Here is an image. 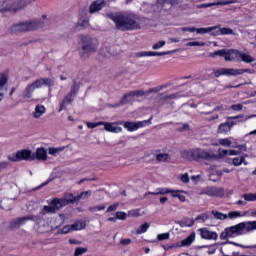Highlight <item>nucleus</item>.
Instances as JSON below:
<instances>
[{
  "mask_svg": "<svg viewBox=\"0 0 256 256\" xmlns=\"http://www.w3.org/2000/svg\"><path fill=\"white\" fill-rule=\"evenodd\" d=\"M232 155H239V151L238 150H228V156H232Z\"/></svg>",
  "mask_w": 256,
  "mask_h": 256,
  "instance_id": "obj_64",
  "label": "nucleus"
},
{
  "mask_svg": "<svg viewBox=\"0 0 256 256\" xmlns=\"http://www.w3.org/2000/svg\"><path fill=\"white\" fill-rule=\"evenodd\" d=\"M117 207H119V204H113V205L109 206L108 209L106 210V213H111L112 211H117Z\"/></svg>",
  "mask_w": 256,
  "mask_h": 256,
  "instance_id": "obj_58",
  "label": "nucleus"
},
{
  "mask_svg": "<svg viewBox=\"0 0 256 256\" xmlns=\"http://www.w3.org/2000/svg\"><path fill=\"white\" fill-rule=\"evenodd\" d=\"M43 29V22L40 20L26 21L14 24L10 28L11 33H25L27 31H37Z\"/></svg>",
  "mask_w": 256,
  "mask_h": 256,
  "instance_id": "obj_4",
  "label": "nucleus"
},
{
  "mask_svg": "<svg viewBox=\"0 0 256 256\" xmlns=\"http://www.w3.org/2000/svg\"><path fill=\"white\" fill-rule=\"evenodd\" d=\"M107 17L119 31H139L142 28L143 17L136 13L116 12L107 14Z\"/></svg>",
  "mask_w": 256,
  "mask_h": 256,
  "instance_id": "obj_1",
  "label": "nucleus"
},
{
  "mask_svg": "<svg viewBox=\"0 0 256 256\" xmlns=\"http://www.w3.org/2000/svg\"><path fill=\"white\" fill-rule=\"evenodd\" d=\"M86 125H87L88 129H95V127H101V125H103V121L87 122Z\"/></svg>",
  "mask_w": 256,
  "mask_h": 256,
  "instance_id": "obj_45",
  "label": "nucleus"
},
{
  "mask_svg": "<svg viewBox=\"0 0 256 256\" xmlns=\"http://www.w3.org/2000/svg\"><path fill=\"white\" fill-rule=\"evenodd\" d=\"M187 47H205V42H202V41L188 42Z\"/></svg>",
  "mask_w": 256,
  "mask_h": 256,
  "instance_id": "obj_42",
  "label": "nucleus"
},
{
  "mask_svg": "<svg viewBox=\"0 0 256 256\" xmlns=\"http://www.w3.org/2000/svg\"><path fill=\"white\" fill-rule=\"evenodd\" d=\"M43 113H45V106L43 105H37L35 107V112H34V117L36 119H39V117H41V115H43Z\"/></svg>",
  "mask_w": 256,
  "mask_h": 256,
  "instance_id": "obj_36",
  "label": "nucleus"
},
{
  "mask_svg": "<svg viewBox=\"0 0 256 256\" xmlns=\"http://www.w3.org/2000/svg\"><path fill=\"white\" fill-rule=\"evenodd\" d=\"M219 25V28H217L216 30H214L213 32H212V35L214 36V37H217V36H219V35H233V29H231V28H227V27H224V28H221L220 26V24H218Z\"/></svg>",
  "mask_w": 256,
  "mask_h": 256,
  "instance_id": "obj_23",
  "label": "nucleus"
},
{
  "mask_svg": "<svg viewBox=\"0 0 256 256\" xmlns=\"http://www.w3.org/2000/svg\"><path fill=\"white\" fill-rule=\"evenodd\" d=\"M231 140L228 138H222L219 140V145H222V147H231Z\"/></svg>",
  "mask_w": 256,
  "mask_h": 256,
  "instance_id": "obj_46",
  "label": "nucleus"
},
{
  "mask_svg": "<svg viewBox=\"0 0 256 256\" xmlns=\"http://www.w3.org/2000/svg\"><path fill=\"white\" fill-rule=\"evenodd\" d=\"M180 227H193V225H195V220L191 219V218H183L180 222H179Z\"/></svg>",
  "mask_w": 256,
  "mask_h": 256,
  "instance_id": "obj_32",
  "label": "nucleus"
},
{
  "mask_svg": "<svg viewBox=\"0 0 256 256\" xmlns=\"http://www.w3.org/2000/svg\"><path fill=\"white\" fill-rule=\"evenodd\" d=\"M51 181H53V178H49L47 181L43 182L42 184H40L39 186L34 188L33 191H37L43 187H46V185H49V183H51Z\"/></svg>",
  "mask_w": 256,
  "mask_h": 256,
  "instance_id": "obj_51",
  "label": "nucleus"
},
{
  "mask_svg": "<svg viewBox=\"0 0 256 256\" xmlns=\"http://www.w3.org/2000/svg\"><path fill=\"white\" fill-rule=\"evenodd\" d=\"M168 87V84H163L154 88H150L148 91H146V95H151V93H159L160 91H163V89H167Z\"/></svg>",
  "mask_w": 256,
  "mask_h": 256,
  "instance_id": "obj_31",
  "label": "nucleus"
},
{
  "mask_svg": "<svg viewBox=\"0 0 256 256\" xmlns=\"http://www.w3.org/2000/svg\"><path fill=\"white\" fill-rule=\"evenodd\" d=\"M34 89H40V87H43V85H46V87H52L53 80L50 78H40L36 81H34L32 84H30Z\"/></svg>",
  "mask_w": 256,
  "mask_h": 256,
  "instance_id": "obj_16",
  "label": "nucleus"
},
{
  "mask_svg": "<svg viewBox=\"0 0 256 256\" xmlns=\"http://www.w3.org/2000/svg\"><path fill=\"white\" fill-rule=\"evenodd\" d=\"M212 215L215 217V219H218L219 221H225L227 219V214H223L219 211H212Z\"/></svg>",
  "mask_w": 256,
  "mask_h": 256,
  "instance_id": "obj_38",
  "label": "nucleus"
},
{
  "mask_svg": "<svg viewBox=\"0 0 256 256\" xmlns=\"http://www.w3.org/2000/svg\"><path fill=\"white\" fill-rule=\"evenodd\" d=\"M239 59H241L244 63H253V57H251V55L241 53V51L234 49L232 61H239Z\"/></svg>",
  "mask_w": 256,
  "mask_h": 256,
  "instance_id": "obj_14",
  "label": "nucleus"
},
{
  "mask_svg": "<svg viewBox=\"0 0 256 256\" xmlns=\"http://www.w3.org/2000/svg\"><path fill=\"white\" fill-rule=\"evenodd\" d=\"M145 95H147V92H145L143 90L130 91L123 95V97L120 100V105H127V103H129V99H131V97H143Z\"/></svg>",
  "mask_w": 256,
  "mask_h": 256,
  "instance_id": "obj_13",
  "label": "nucleus"
},
{
  "mask_svg": "<svg viewBox=\"0 0 256 256\" xmlns=\"http://www.w3.org/2000/svg\"><path fill=\"white\" fill-rule=\"evenodd\" d=\"M44 211H46V213H55L56 210L53 204H51V206H44Z\"/></svg>",
  "mask_w": 256,
  "mask_h": 256,
  "instance_id": "obj_56",
  "label": "nucleus"
},
{
  "mask_svg": "<svg viewBox=\"0 0 256 256\" xmlns=\"http://www.w3.org/2000/svg\"><path fill=\"white\" fill-rule=\"evenodd\" d=\"M105 210V205L103 206H93V207H89L88 211H90L91 213H95L97 211H103Z\"/></svg>",
  "mask_w": 256,
  "mask_h": 256,
  "instance_id": "obj_48",
  "label": "nucleus"
},
{
  "mask_svg": "<svg viewBox=\"0 0 256 256\" xmlns=\"http://www.w3.org/2000/svg\"><path fill=\"white\" fill-rule=\"evenodd\" d=\"M243 73H247V70L234 68H219L214 71V77L219 78L222 77V75H226V77H236V75H243Z\"/></svg>",
  "mask_w": 256,
  "mask_h": 256,
  "instance_id": "obj_9",
  "label": "nucleus"
},
{
  "mask_svg": "<svg viewBox=\"0 0 256 256\" xmlns=\"http://www.w3.org/2000/svg\"><path fill=\"white\" fill-rule=\"evenodd\" d=\"M207 219H209V216H207V214H200L194 219V221H202L203 223H205Z\"/></svg>",
  "mask_w": 256,
  "mask_h": 256,
  "instance_id": "obj_50",
  "label": "nucleus"
},
{
  "mask_svg": "<svg viewBox=\"0 0 256 256\" xmlns=\"http://www.w3.org/2000/svg\"><path fill=\"white\" fill-rule=\"evenodd\" d=\"M136 57H163V55H169V51L166 52H153L142 51L135 54Z\"/></svg>",
  "mask_w": 256,
  "mask_h": 256,
  "instance_id": "obj_21",
  "label": "nucleus"
},
{
  "mask_svg": "<svg viewBox=\"0 0 256 256\" xmlns=\"http://www.w3.org/2000/svg\"><path fill=\"white\" fill-rule=\"evenodd\" d=\"M102 125L104 126L105 131H108V133H121V131H123L121 127L113 126V123L111 122H103Z\"/></svg>",
  "mask_w": 256,
  "mask_h": 256,
  "instance_id": "obj_27",
  "label": "nucleus"
},
{
  "mask_svg": "<svg viewBox=\"0 0 256 256\" xmlns=\"http://www.w3.org/2000/svg\"><path fill=\"white\" fill-rule=\"evenodd\" d=\"M120 243H121V245H131V239H129V238L121 239Z\"/></svg>",
  "mask_w": 256,
  "mask_h": 256,
  "instance_id": "obj_61",
  "label": "nucleus"
},
{
  "mask_svg": "<svg viewBox=\"0 0 256 256\" xmlns=\"http://www.w3.org/2000/svg\"><path fill=\"white\" fill-rule=\"evenodd\" d=\"M33 0H6L2 1V9L1 13H5L9 11L10 13H17V11H21V9H25L29 3Z\"/></svg>",
  "mask_w": 256,
  "mask_h": 256,
  "instance_id": "obj_5",
  "label": "nucleus"
},
{
  "mask_svg": "<svg viewBox=\"0 0 256 256\" xmlns=\"http://www.w3.org/2000/svg\"><path fill=\"white\" fill-rule=\"evenodd\" d=\"M9 81V70L4 71L1 74V97H3V95H7V82Z\"/></svg>",
  "mask_w": 256,
  "mask_h": 256,
  "instance_id": "obj_18",
  "label": "nucleus"
},
{
  "mask_svg": "<svg viewBox=\"0 0 256 256\" xmlns=\"http://www.w3.org/2000/svg\"><path fill=\"white\" fill-rule=\"evenodd\" d=\"M199 231L202 239L217 241V232L209 231L207 228H200Z\"/></svg>",
  "mask_w": 256,
  "mask_h": 256,
  "instance_id": "obj_19",
  "label": "nucleus"
},
{
  "mask_svg": "<svg viewBox=\"0 0 256 256\" xmlns=\"http://www.w3.org/2000/svg\"><path fill=\"white\" fill-rule=\"evenodd\" d=\"M27 221H41V217L35 215H29L25 217L16 218L15 220L10 222L11 229H17L20 225H25Z\"/></svg>",
  "mask_w": 256,
  "mask_h": 256,
  "instance_id": "obj_11",
  "label": "nucleus"
},
{
  "mask_svg": "<svg viewBox=\"0 0 256 256\" xmlns=\"http://www.w3.org/2000/svg\"><path fill=\"white\" fill-rule=\"evenodd\" d=\"M234 167H240V165H249V162L245 161V156L235 157L232 160Z\"/></svg>",
  "mask_w": 256,
  "mask_h": 256,
  "instance_id": "obj_29",
  "label": "nucleus"
},
{
  "mask_svg": "<svg viewBox=\"0 0 256 256\" xmlns=\"http://www.w3.org/2000/svg\"><path fill=\"white\" fill-rule=\"evenodd\" d=\"M235 125H237V122L235 121H227L221 123L218 127L217 133H219L220 135H227Z\"/></svg>",
  "mask_w": 256,
  "mask_h": 256,
  "instance_id": "obj_15",
  "label": "nucleus"
},
{
  "mask_svg": "<svg viewBox=\"0 0 256 256\" xmlns=\"http://www.w3.org/2000/svg\"><path fill=\"white\" fill-rule=\"evenodd\" d=\"M182 31L189 32V33H195L196 28H194V27H184V28H182Z\"/></svg>",
  "mask_w": 256,
  "mask_h": 256,
  "instance_id": "obj_60",
  "label": "nucleus"
},
{
  "mask_svg": "<svg viewBox=\"0 0 256 256\" xmlns=\"http://www.w3.org/2000/svg\"><path fill=\"white\" fill-rule=\"evenodd\" d=\"M75 99V96H73V94L68 93L64 99L62 100V102L60 103V109L59 111H63V109H65V107H67V105H71L73 103Z\"/></svg>",
  "mask_w": 256,
  "mask_h": 256,
  "instance_id": "obj_26",
  "label": "nucleus"
},
{
  "mask_svg": "<svg viewBox=\"0 0 256 256\" xmlns=\"http://www.w3.org/2000/svg\"><path fill=\"white\" fill-rule=\"evenodd\" d=\"M232 109L234 111H241L243 109V105H241V104L232 105Z\"/></svg>",
  "mask_w": 256,
  "mask_h": 256,
  "instance_id": "obj_62",
  "label": "nucleus"
},
{
  "mask_svg": "<svg viewBox=\"0 0 256 256\" xmlns=\"http://www.w3.org/2000/svg\"><path fill=\"white\" fill-rule=\"evenodd\" d=\"M181 92H176L174 94L164 96L163 93H160L156 98L155 101L159 107H163V105L169 104V101H173V99H180Z\"/></svg>",
  "mask_w": 256,
  "mask_h": 256,
  "instance_id": "obj_10",
  "label": "nucleus"
},
{
  "mask_svg": "<svg viewBox=\"0 0 256 256\" xmlns=\"http://www.w3.org/2000/svg\"><path fill=\"white\" fill-rule=\"evenodd\" d=\"M182 183H189V174L185 173L181 176Z\"/></svg>",
  "mask_w": 256,
  "mask_h": 256,
  "instance_id": "obj_59",
  "label": "nucleus"
},
{
  "mask_svg": "<svg viewBox=\"0 0 256 256\" xmlns=\"http://www.w3.org/2000/svg\"><path fill=\"white\" fill-rule=\"evenodd\" d=\"M215 5H229V2H215V3L201 4L199 6V8L200 9H207L209 7H215Z\"/></svg>",
  "mask_w": 256,
  "mask_h": 256,
  "instance_id": "obj_37",
  "label": "nucleus"
},
{
  "mask_svg": "<svg viewBox=\"0 0 256 256\" xmlns=\"http://www.w3.org/2000/svg\"><path fill=\"white\" fill-rule=\"evenodd\" d=\"M243 200H238L236 205H247V201H256V194L245 193L241 196Z\"/></svg>",
  "mask_w": 256,
  "mask_h": 256,
  "instance_id": "obj_25",
  "label": "nucleus"
},
{
  "mask_svg": "<svg viewBox=\"0 0 256 256\" xmlns=\"http://www.w3.org/2000/svg\"><path fill=\"white\" fill-rule=\"evenodd\" d=\"M167 159H169V154L160 153L156 155L157 161H167Z\"/></svg>",
  "mask_w": 256,
  "mask_h": 256,
  "instance_id": "obj_47",
  "label": "nucleus"
},
{
  "mask_svg": "<svg viewBox=\"0 0 256 256\" xmlns=\"http://www.w3.org/2000/svg\"><path fill=\"white\" fill-rule=\"evenodd\" d=\"M144 123L145 122H124L123 127L129 132H133L137 131V129H141V127H144Z\"/></svg>",
  "mask_w": 256,
  "mask_h": 256,
  "instance_id": "obj_22",
  "label": "nucleus"
},
{
  "mask_svg": "<svg viewBox=\"0 0 256 256\" xmlns=\"http://www.w3.org/2000/svg\"><path fill=\"white\" fill-rule=\"evenodd\" d=\"M9 161H35L33 152L31 150L23 149L16 152V154L8 157Z\"/></svg>",
  "mask_w": 256,
  "mask_h": 256,
  "instance_id": "obj_8",
  "label": "nucleus"
},
{
  "mask_svg": "<svg viewBox=\"0 0 256 256\" xmlns=\"http://www.w3.org/2000/svg\"><path fill=\"white\" fill-rule=\"evenodd\" d=\"M59 152V148H49V155H55Z\"/></svg>",
  "mask_w": 256,
  "mask_h": 256,
  "instance_id": "obj_63",
  "label": "nucleus"
},
{
  "mask_svg": "<svg viewBox=\"0 0 256 256\" xmlns=\"http://www.w3.org/2000/svg\"><path fill=\"white\" fill-rule=\"evenodd\" d=\"M103 7H105L104 0H95L90 4L89 13H91V14L97 13V12L101 11V9H103Z\"/></svg>",
  "mask_w": 256,
  "mask_h": 256,
  "instance_id": "obj_20",
  "label": "nucleus"
},
{
  "mask_svg": "<svg viewBox=\"0 0 256 256\" xmlns=\"http://www.w3.org/2000/svg\"><path fill=\"white\" fill-rule=\"evenodd\" d=\"M176 0H157V5L162 11H171Z\"/></svg>",
  "mask_w": 256,
  "mask_h": 256,
  "instance_id": "obj_17",
  "label": "nucleus"
},
{
  "mask_svg": "<svg viewBox=\"0 0 256 256\" xmlns=\"http://www.w3.org/2000/svg\"><path fill=\"white\" fill-rule=\"evenodd\" d=\"M83 195H87V194L82 193L77 196H74L73 194H69L66 198H62V199L55 198L52 200L51 205L54 207L55 211H57L62 207H65V205H69V203H77V201H79V199H81Z\"/></svg>",
  "mask_w": 256,
  "mask_h": 256,
  "instance_id": "obj_7",
  "label": "nucleus"
},
{
  "mask_svg": "<svg viewBox=\"0 0 256 256\" xmlns=\"http://www.w3.org/2000/svg\"><path fill=\"white\" fill-rule=\"evenodd\" d=\"M247 211H245L243 214L240 211H231L227 215V219H238V217H245L247 216Z\"/></svg>",
  "mask_w": 256,
  "mask_h": 256,
  "instance_id": "obj_30",
  "label": "nucleus"
},
{
  "mask_svg": "<svg viewBox=\"0 0 256 256\" xmlns=\"http://www.w3.org/2000/svg\"><path fill=\"white\" fill-rule=\"evenodd\" d=\"M33 91H35L34 87H33L31 84H29V85L25 88V90H24V92H23V98H24V99H31V97H32V95H33Z\"/></svg>",
  "mask_w": 256,
  "mask_h": 256,
  "instance_id": "obj_33",
  "label": "nucleus"
},
{
  "mask_svg": "<svg viewBox=\"0 0 256 256\" xmlns=\"http://www.w3.org/2000/svg\"><path fill=\"white\" fill-rule=\"evenodd\" d=\"M219 25L212 26V27H207V28H196L195 32L198 33L199 35H205L207 33H213L214 31H217L219 29Z\"/></svg>",
  "mask_w": 256,
  "mask_h": 256,
  "instance_id": "obj_28",
  "label": "nucleus"
},
{
  "mask_svg": "<svg viewBox=\"0 0 256 256\" xmlns=\"http://www.w3.org/2000/svg\"><path fill=\"white\" fill-rule=\"evenodd\" d=\"M70 227H72V231H81L82 229H85V227H87V224L83 221H77Z\"/></svg>",
  "mask_w": 256,
  "mask_h": 256,
  "instance_id": "obj_35",
  "label": "nucleus"
},
{
  "mask_svg": "<svg viewBox=\"0 0 256 256\" xmlns=\"http://www.w3.org/2000/svg\"><path fill=\"white\" fill-rule=\"evenodd\" d=\"M218 153L220 155V157H227L229 150L223 149V148H219L218 149Z\"/></svg>",
  "mask_w": 256,
  "mask_h": 256,
  "instance_id": "obj_55",
  "label": "nucleus"
},
{
  "mask_svg": "<svg viewBox=\"0 0 256 256\" xmlns=\"http://www.w3.org/2000/svg\"><path fill=\"white\" fill-rule=\"evenodd\" d=\"M150 225L149 223L145 222L142 224L137 230L136 235H141L142 233H147V229H149Z\"/></svg>",
  "mask_w": 256,
  "mask_h": 256,
  "instance_id": "obj_39",
  "label": "nucleus"
},
{
  "mask_svg": "<svg viewBox=\"0 0 256 256\" xmlns=\"http://www.w3.org/2000/svg\"><path fill=\"white\" fill-rule=\"evenodd\" d=\"M180 155L186 161H213L217 158V156L203 148L186 149L181 151Z\"/></svg>",
  "mask_w": 256,
  "mask_h": 256,
  "instance_id": "obj_3",
  "label": "nucleus"
},
{
  "mask_svg": "<svg viewBox=\"0 0 256 256\" xmlns=\"http://www.w3.org/2000/svg\"><path fill=\"white\" fill-rule=\"evenodd\" d=\"M195 241V232H192L186 239L182 240V246L183 247H188Z\"/></svg>",
  "mask_w": 256,
  "mask_h": 256,
  "instance_id": "obj_34",
  "label": "nucleus"
},
{
  "mask_svg": "<svg viewBox=\"0 0 256 256\" xmlns=\"http://www.w3.org/2000/svg\"><path fill=\"white\" fill-rule=\"evenodd\" d=\"M252 231H256V220L241 222L234 226L225 228V230L220 234V239L225 241V239H229V237H239L240 235H245V233H251Z\"/></svg>",
  "mask_w": 256,
  "mask_h": 256,
  "instance_id": "obj_2",
  "label": "nucleus"
},
{
  "mask_svg": "<svg viewBox=\"0 0 256 256\" xmlns=\"http://www.w3.org/2000/svg\"><path fill=\"white\" fill-rule=\"evenodd\" d=\"M128 217H141V209H133L128 211Z\"/></svg>",
  "mask_w": 256,
  "mask_h": 256,
  "instance_id": "obj_43",
  "label": "nucleus"
},
{
  "mask_svg": "<svg viewBox=\"0 0 256 256\" xmlns=\"http://www.w3.org/2000/svg\"><path fill=\"white\" fill-rule=\"evenodd\" d=\"M81 46V52L80 57L81 59H85L91 55V53H95L97 51V48H95V44H93V40L90 37H87L85 35H79Z\"/></svg>",
  "mask_w": 256,
  "mask_h": 256,
  "instance_id": "obj_6",
  "label": "nucleus"
},
{
  "mask_svg": "<svg viewBox=\"0 0 256 256\" xmlns=\"http://www.w3.org/2000/svg\"><path fill=\"white\" fill-rule=\"evenodd\" d=\"M71 231H73V228L71 225H67L62 228L61 233L67 235V233H71Z\"/></svg>",
  "mask_w": 256,
  "mask_h": 256,
  "instance_id": "obj_53",
  "label": "nucleus"
},
{
  "mask_svg": "<svg viewBox=\"0 0 256 256\" xmlns=\"http://www.w3.org/2000/svg\"><path fill=\"white\" fill-rule=\"evenodd\" d=\"M116 219H119L120 221H125L127 219V213L125 212H116Z\"/></svg>",
  "mask_w": 256,
  "mask_h": 256,
  "instance_id": "obj_49",
  "label": "nucleus"
},
{
  "mask_svg": "<svg viewBox=\"0 0 256 256\" xmlns=\"http://www.w3.org/2000/svg\"><path fill=\"white\" fill-rule=\"evenodd\" d=\"M172 197L178 198L179 201H181L182 203L185 202V195L183 194L172 193Z\"/></svg>",
  "mask_w": 256,
  "mask_h": 256,
  "instance_id": "obj_54",
  "label": "nucleus"
},
{
  "mask_svg": "<svg viewBox=\"0 0 256 256\" xmlns=\"http://www.w3.org/2000/svg\"><path fill=\"white\" fill-rule=\"evenodd\" d=\"M164 45H165V41H159L156 44H154L152 48L154 50H157V49H161V47H164Z\"/></svg>",
  "mask_w": 256,
  "mask_h": 256,
  "instance_id": "obj_57",
  "label": "nucleus"
},
{
  "mask_svg": "<svg viewBox=\"0 0 256 256\" xmlns=\"http://www.w3.org/2000/svg\"><path fill=\"white\" fill-rule=\"evenodd\" d=\"M158 193H185V190H170L167 188L159 189Z\"/></svg>",
  "mask_w": 256,
  "mask_h": 256,
  "instance_id": "obj_44",
  "label": "nucleus"
},
{
  "mask_svg": "<svg viewBox=\"0 0 256 256\" xmlns=\"http://www.w3.org/2000/svg\"><path fill=\"white\" fill-rule=\"evenodd\" d=\"M234 49H220L214 52H210L209 57L215 59V57H223L225 61H233Z\"/></svg>",
  "mask_w": 256,
  "mask_h": 256,
  "instance_id": "obj_12",
  "label": "nucleus"
},
{
  "mask_svg": "<svg viewBox=\"0 0 256 256\" xmlns=\"http://www.w3.org/2000/svg\"><path fill=\"white\" fill-rule=\"evenodd\" d=\"M79 89H80L79 83L74 82L71 87V90L69 92L70 95H73L75 97V95H77V93H79Z\"/></svg>",
  "mask_w": 256,
  "mask_h": 256,
  "instance_id": "obj_40",
  "label": "nucleus"
},
{
  "mask_svg": "<svg viewBox=\"0 0 256 256\" xmlns=\"http://www.w3.org/2000/svg\"><path fill=\"white\" fill-rule=\"evenodd\" d=\"M87 251H88L87 247H78L75 249L74 256H81L87 253Z\"/></svg>",
  "mask_w": 256,
  "mask_h": 256,
  "instance_id": "obj_41",
  "label": "nucleus"
},
{
  "mask_svg": "<svg viewBox=\"0 0 256 256\" xmlns=\"http://www.w3.org/2000/svg\"><path fill=\"white\" fill-rule=\"evenodd\" d=\"M157 239L158 241H167L169 239V233L158 234Z\"/></svg>",
  "mask_w": 256,
  "mask_h": 256,
  "instance_id": "obj_52",
  "label": "nucleus"
},
{
  "mask_svg": "<svg viewBox=\"0 0 256 256\" xmlns=\"http://www.w3.org/2000/svg\"><path fill=\"white\" fill-rule=\"evenodd\" d=\"M32 156L35 159H38L39 161H47V150L45 148H38L36 150V153H32Z\"/></svg>",
  "mask_w": 256,
  "mask_h": 256,
  "instance_id": "obj_24",
  "label": "nucleus"
}]
</instances>
